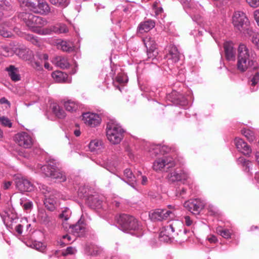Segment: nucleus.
Segmentation results:
<instances>
[{
  "label": "nucleus",
  "mask_w": 259,
  "mask_h": 259,
  "mask_svg": "<svg viewBox=\"0 0 259 259\" xmlns=\"http://www.w3.org/2000/svg\"><path fill=\"white\" fill-rule=\"evenodd\" d=\"M13 11V4L11 0H0V19L7 15V12Z\"/></svg>",
  "instance_id": "obj_18"
},
{
  "label": "nucleus",
  "mask_w": 259,
  "mask_h": 259,
  "mask_svg": "<svg viewBox=\"0 0 259 259\" xmlns=\"http://www.w3.org/2000/svg\"><path fill=\"white\" fill-rule=\"evenodd\" d=\"M64 106L67 111L73 112L78 109L79 104L76 101L68 100L64 102Z\"/></svg>",
  "instance_id": "obj_32"
},
{
  "label": "nucleus",
  "mask_w": 259,
  "mask_h": 259,
  "mask_svg": "<svg viewBox=\"0 0 259 259\" xmlns=\"http://www.w3.org/2000/svg\"><path fill=\"white\" fill-rule=\"evenodd\" d=\"M45 207L50 211H53L57 207V198L54 196L46 197L44 200Z\"/></svg>",
  "instance_id": "obj_29"
},
{
  "label": "nucleus",
  "mask_w": 259,
  "mask_h": 259,
  "mask_svg": "<svg viewBox=\"0 0 259 259\" xmlns=\"http://www.w3.org/2000/svg\"><path fill=\"white\" fill-rule=\"evenodd\" d=\"M182 223L178 221H175L172 222L171 224L163 227L160 231L161 233H164L167 235L172 238L175 231L179 230V226H181Z\"/></svg>",
  "instance_id": "obj_16"
},
{
  "label": "nucleus",
  "mask_w": 259,
  "mask_h": 259,
  "mask_svg": "<svg viewBox=\"0 0 259 259\" xmlns=\"http://www.w3.org/2000/svg\"><path fill=\"white\" fill-rule=\"evenodd\" d=\"M208 210L210 215H215L218 213V210L213 205H210L208 206Z\"/></svg>",
  "instance_id": "obj_57"
},
{
  "label": "nucleus",
  "mask_w": 259,
  "mask_h": 259,
  "mask_svg": "<svg viewBox=\"0 0 259 259\" xmlns=\"http://www.w3.org/2000/svg\"><path fill=\"white\" fill-rule=\"evenodd\" d=\"M31 66L37 70H41L42 69V63L35 60L31 61Z\"/></svg>",
  "instance_id": "obj_48"
},
{
  "label": "nucleus",
  "mask_w": 259,
  "mask_h": 259,
  "mask_svg": "<svg viewBox=\"0 0 259 259\" xmlns=\"http://www.w3.org/2000/svg\"><path fill=\"white\" fill-rule=\"evenodd\" d=\"M217 231L223 237L228 239L231 237V233L229 230L223 229L221 227L217 228Z\"/></svg>",
  "instance_id": "obj_42"
},
{
  "label": "nucleus",
  "mask_w": 259,
  "mask_h": 259,
  "mask_svg": "<svg viewBox=\"0 0 259 259\" xmlns=\"http://www.w3.org/2000/svg\"><path fill=\"white\" fill-rule=\"evenodd\" d=\"M90 205L94 209H100L102 208V201L98 197H91L90 198Z\"/></svg>",
  "instance_id": "obj_38"
},
{
  "label": "nucleus",
  "mask_w": 259,
  "mask_h": 259,
  "mask_svg": "<svg viewBox=\"0 0 259 259\" xmlns=\"http://www.w3.org/2000/svg\"><path fill=\"white\" fill-rule=\"evenodd\" d=\"M139 172V175L136 178L130 169H125L124 171V181L132 187H135L137 181L141 178H140V176H141L142 174L140 171Z\"/></svg>",
  "instance_id": "obj_20"
},
{
  "label": "nucleus",
  "mask_w": 259,
  "mask_h": 259,
  "mask_svg": "<svg viewBox=\"0 0 259 259\" xmlns=\"http://www.w3.org/2000/svg\"><path fill=\"white\" fill-rule=\"evenodd\" d=\"M12 50L6 46L2 47L0 48V55H2L5 57H9L13 55Z\"/></svg>",
  "instance_id": "obj_43"
},
{
  "label": "nucleus",
  "mask_w": 259,
  "mask_h": 259,
  "mask_svg": "<svg viewBox=\"0 0 259 259\" xmlns=\"http://www.w3.org/2000/svg\"><path fill=\"white\" fill-rule=\"evenodd\" d=\"M15 142L21 147L29 148L32 145L31 137L26 132L18 133L15 137Z\"/></svg>",
  "instance_id": "obj_10"
},
{
  "label": "nucleus",
  "mask_w": 259,
  "mask_h": 259,
  "mask_svg": "<svg viewBox=\"0 0 259 259\" xmlns=\"http://www.w3.org/2000/svg\"><path fill=\"white\" fill-rule=\"evenodd\" d=\"M11 26L12 24L9 22L0 23V35L4 37H11L12 36Z\"/></svg>",
  "instance_id": "obj_22"
},
{
  "label": "nucleus",
  "mask_w": 259,
  "mask_h": 259,
  "mask_svg": "<svg viewBox=\"0 0 259 259\" xmlns=\"http://www.w3.org/2000/svg\"><path fill=\"white\" fill-rule=\"evenodd\" d=\"M76 252V249L75 248L70 246L68 247L65 250L62 252V255L63 256H66L69 254H73Z\"/></svg>",
  "instance_id": "obj_47"
},
{
  "label": "nucleus",
  "mask_w": 259,
  "mask_h": 259,
  "mask_svg": "<svg viewBox=\"0 0 259 259\" xmlns=\"http://www.w3.org/2000/svg\"><path fill=\"white\" fill-rule=\"evenodd\" d=\"M52 62L57 66L62 68H67L69 66L68 59L65 56H57L52 60Z\"/></svg>",
  "instance_id": "obj_24"
},
{
  "label": "nucleus",
  "mask_w": 259,
  "mask_h": 259,
  "mask_svg": "<svg viewBox=\"0 0 259 259\" xmlns=\"http://www.w3.org/2000/svg\"><path fill=\"white\" fill-rule=\"evenodd\" d=\"M20 203L22 207L25 210H30L33 207L32 201L26 200L25 198L21 199Z\"/></svg>",
  "instance_id": "obj_40"
},
{
  "label": "nucleus",
  "mask_w": 259,
  "mask_h": 259,
  "mask_svg": "<svg viewBox=\"0 0 259 259\" xmlns=\"http://www.w3.org/2000/svg\"><path fill=\"white\" fill-rule=\"evenodd\" d=\"M259 81V73L256 72L250 80L251 86L254 87Z\"/></svg>",
  "instance_id": "obj_50"
},
{
  "label": "nucleus",
  "mask_w": 259,
  "mask_h": 259,
  "mask_svg": "<svg viewBox=\"0 0 259 259\" xmlns=\"http://www.w3.org/2000/svg\"><path fill=\"white\" fill-rule=\"evenodd\" d=\"M103 142L101 140L94 139L89 144V148L91 152H98L103 148Z\"/></svg>",
  "instance_id": "obj_28"
},
{
  "label": "nucleus",
  "mask_w": 259,
  "mask_h": 259,
  "mask_svg": "<svg viewBox=\"0 0 259 259\" xmlns=\"http://www.w3.org/2000/svg\"><path fill=\"white\" fill-rule=\"evenodd\" d=\"M237 69L241 72H244L248 69L256 70L258 65L252 52L246 45L240 44L237 50Z\"/></svg>",
  "instance_id": "obj_1"
},
{
  "label": "nucleus",
  "mask_w": 259,
  "mask_h": 259,
  "mask_svg": "<svg viewBox=\"0 0 259 259\" xmlns=\"http://www.w3.org/2000/svg\"><path fill=\"white\" fill-rule=\"evenodd\" d=\"M17 188L21 192H30L33 190V184L28 179L21 177L16 179Z\"/></svg>",
  "instance_id": "obj_12"
},
{
  "label": "nucleus",
  "mask_w": 259,
  "mask_h": 259,
  "mask_svg": "<svg viewBox=\"0 0 259 259\" xmlns=\"http://www.w3.org/2000/svg\"><path fill=\"white\" fill-rule=\"evenodd\" d=\"M101 250L97 246L92 245L86 248V252L88 255L96 256L98 255Z\"/></svg>",
  "instance_id": "obj_37"
},
{
  "label": "nucleus",
  "mask_w": 259,
  "mask_h": 259,
  "mask_svg": "<svg viewBox=\"0 0 259 259\" xmlns=\"http://www.w3.org/2000/svg\"><path fill=\"white\" fill-rule=\"evenodd\" d=\"M207 240L210 243H215L218 241V239L215 236L213 235H210L207 237Z\"/></svg>",
  "instance_id": "obj_61"
},
{
  "label": "nucleus",
  "mask_w": 259,
  "mask_h": 259,
  "mask_svg": "<svg viewBox=\"0 0 259 259\" xmlns=\"http://www.w3.org/2000/svg\"><path fill=\"white\" fill-rule=\"evenodd\" d=\"M167 179L169 182H175L177 181H186L189 178L187 172L183 170H174L168 174Z\"/></svg>",
  "instance_id": "obj_15"
},
{
  "label": "nucleus",
  "mask_w": 259,
  "mask_h": 259,
  "mask_svg": "<svg viewBox=\"0 0 259 259\" xmlns=\"http://www.w3.org/2000/svg\"><path fill=\"white\" fill-rule=\"evenodd\" d=\"M252 42L259 49V34H254L252 37Z\"/></svg>",
  "instance_id": "obj_54"
},
{
  "label": "nucleus",
  "mask_w": 259,
  "mask_h": 259,
  "mask_svg": "<svg viewBox=\"0 0 259 259\" xmlns=\"http://www.w3.org/2000/svg\"><path fill=\"white\" fill-rule=\"evenodd\" d=\"M6 71L8 73L11 79L14 81H17L20 80V75L19 73V70L14 65H10L6 68Z\"/></svg>",
  "instance_id": "obj_26"
},
{
  "label": "nucleus",
  "mask_w": 259,
  "mask_h": 259,
  "mask_svg": "<svg viewBox=\"0 0 259 259\" xmlns=\"http://www.w3.org/2000/svg\"><path fill=\"white\" fill-rule=\"evenodd\" d=\"M117 222L119 225L124 231L142 230L141 226L140 225L139 222L133 216L122 214L119 215Z\"/></svg>",
  "instance_id": "obj_5"
},
{
  "label": "nucleus",
  "mask_w": 259,
  "mask_h": 259,
  "mask_svg": "<svg viewBox=\"0 0 259 259\" xmlns=\"http://www.w3.org/2000/svg\"><path fill=\"white\" fill-rule=\"evenodd\" d=\"M224 49L226 59L228 61H235L236 52L233 43L231 41L225 42L224 44Z\"/></svg>",
  "instance_id": "obj_14"
},
{
  "label": "nucleus",
  "mask_w": 259,
  "mask_h": 259,
  "mask_svg": "<svg viewBox=\"0 0 259 259\" xmlns=\"http://www.w3.org/2000/svg\"><path fill=\"white\" fill-rule=\"evenodd\" d=\"M34 247L37 250L42 251L45 249V246L41 242H35L33 243Z\"/></svg>",
  "instance_id": "obj_58"
},
{
  "label": "nucleus",
  "mask_w": 259,
  "mask_h": 259,
  "mask_svg": "<svg viewBox=\"0 0 259 259\" xmlns=\"http://www.w3.org/2000/svg\"><path fill=\"white\" fill-rule=\"evenodd\" d=\"M116 80L119 83H124L125 81V77L121 75H117L116 77Z\"/></svg>",
  "instance_id": "obj_63"
},
{
  "label": "nucleus",
  "mask_w": 259,
  "mask_h": 259,
  "mask_svg": "<svg viewBox=\"0 0 259 259\" xmlns=\"http://www.w3.org/2000/svg\"><path fill=\"white\" fill-rule=\"evenodd\" d=\"M52 112L56 117L63 119L66 116V113L60 106L57 103H53L50 105Z\"/></svg>",
  "instance_id": "obj_27"
},
{
  "label": "nucleus",
  "mask_w": 259,
  "mask_h": 259,
  "mask_svg": "<svg viewBox=\"0 0 259 259\" xmlns=\"http://www.w3.org/2000/svg\"><path fill=\"white\" fill-rule=\"evenodd\" d=\"M150 219L154 221H162L167 219L168 217L173 219L175 218L174 211L167 210L165 209H157L149 213Z\"/></svg>",
  "instance_id": "obj_8"
},
{
  "label": "nucleus",
  "mask_w": 259,
  "mask_h": 259,
  "mask_svg": "<svg viewBox=\"0 0 259 259\" xmlns=\"http://www.w3.org/2000/svg\"><path fill=\"white\" fill-rule=\"evenodd\" d=\"M38 220L41 223L46 225H49L52 221V218L49 216L45 211L42 210L38 212Z\"/></svg>",
  "instance_id": "obj_31"
},
{
  "label": "nucleus",
  "mask_w": 259,
  "mask_h": 259,
  "mask_svg": "<svg viewBox=\"0 0 259 259\" xmlns=\"http://www.w3.org/2000/svg\"><path fill=\"white\" fill-rule=\"evenodd\" d=\"M184 222L185 225L187 226H190L193 224V221L187 215L184 217Z\"/></svg>",
  "instance_id": "obj_59"
},
{
  "label": "nucleus",
  "mask_w": 259,
  "mask_h": 259,
  "mask_svg": "<svg viewBox=\"0 0 259 259\" xmlns=\"http://www.w3.org/2000/svg\"><path fill=\"white\" fill-rule=\"evenodd\" d=\"M242 134L249 142H253L255 140V136L253 133L249 130H242Z\"/></svg>",
  "instance_id": "obj_41"
},
{
  "label": "nucleus",
  "mask_w": 259,
  "mask_h": 259,
  "mask_svg": "<svg viewBox=\"0 0 259 259\" xmlns=\"http://www.w3.org/2000/svg\"><path fill=\"white\" fill-rule=\"evenodd\" d=\"M57 47L64 52H70L74 50V45L72 42L65 40H61L57 44Z\"/></svg>",
  "instance_id": "obj_30"
},
{
  "label": "nucleus",
  "mask_w": 259,
  "mask_h": 259,
  "mask_svg": "<svg viewBox=\"0 0 259 259\" xmlns=\"http://www.w3.org/2000/svg\"><path fill=\"white\" fill-rule=\"evenodd\" d=\"M176 165V161L170 156H164L157 159L153 164V168L156 171H162L164 168L169 169Z\"/></svg>",
  "instance_id": "obj_7"
},
{
  "label": "nucleus",
  "mask_w": 259,
  "mask_h": 259,
  "mask_svg": "<svg viewBox=\"0 0 259 259\" xmlns=\"http://www.w3.org/2000/svg\"><path fill=\"white\" fill-rule=\"evenodd\" d=\"M82 120L87 125L95 127L100 124L101 118L97 114L87 112L82 114Z\"/></svg>",
  "instance_id": "obj_11"
},
{
  "label": "nucleus",
  "mask_w": 259,
  "mask_h": 259,
  "mask_svg": "<svg viewBox=\"0 0 259 259\" xmlns=\"http://www.w3.org/2000/svg\"><path fill=\"white\" fill-rule=\"evenodd\" d=\"M15 230H16V232L19 234L20 235L22 233L23 226L19 224L16 226Z\"/></svg>",
  "instance_id": "obj_64"
},
{
  "label": "nucleus",
  "mask_w": 259,
  "mask_h": 259,
  "mask_svg": "<svg viewBox=\"0 0 259 259\" xmlns=\"http://www.w3.org/2000/svg\"><path fill=\"white\" fill-rule=\"evenodd\" d=\"M147 56L148 59H153L155 58L157 52L155 51L148 50H147Z\"/></svg>",
  "instance_id": "obj_56"
},
{
  "label": "nucleus",
  "mask_w": 259,
  "mask_h": 259,
  "mask_svg": "<svg viewBox=\"0 0 259 259\" xmlns=\"http://www.w3.org/2000/svg\"><path fill=\"white\" fill-rule=\"evenodd\" d=\"M144 44L148 50L155 51L156 44L154 38L151 36H147L143 39Z\"/></svg>",
  "instance_id": "obj_33"
},
{
  "label": "nucleus",
  "mask_w": 259,
  "mask_h": 259,
  "mask_svg": "<svg viewBox=\"0 0 259 259\" xmlns=\"http://www.w3.org/2000/svg\"><path fill=\"white\" fill-rule=\"evenodd\" d=\"M246 2L252 8L259 7V0H246Z\"/></svg>",
  "instance_id": "obj_53"
},
{
  "label": "nucleus",
  "mask_w": 259,
  "mask_h": 259,
  "mask_svg": "<svg viewBox=\"0 0 259 259\" xmlns=\"http://www.w3.org/2000/svg\"><path fill=\"white\" fill-rule=\"evenodd\" d=\"M70 215L71 211L69 209L66 208L60 214V218L63 220L67 221L70 218Z\"/></svg>",
  "instance_id": "obj_45"
},
{
  "label": "nucleus",
  "mask_w": 259,
  "mask_h": 259,
  "mask_svg": "<svg viewBox=\"0 0 259 259\" xmlns=\"http://www.w3.org/2000/svg\"><path fill=\"white\" fill-rule=\"evenodd\" d=\"M171 150V148L166 145H160V152L161 154H166Z\"/></svg>",
  "instance_id": "obj_55"
},
{
  "label": "nucleus",
  "mask_w": 259,
  "mask_h": 259,
  "mask_svg": "<svg viewBox=\"0 0 259 259\" xmlns=\"http://www.w3.org/2000/svg\"><path fill=\"white\" fill-rule=\"evenodd\" d=\"M237 163L238 164H241L243 166H245L246 168L249 167L250 162L249 160H246L244 157H240L237 159Z\"/></svg>",
  "instance_id": "obj_49"
},
{
  "label": "nucleus",
  "mask_w": 259,
  "mask_h": 259,
  "mask_svg": "<svg viewBox=\"0 0 259 259\" xmlns=\"http://www.w3.org/2000/svg\"><path fill=\"white\" fill-rule=\"evenodd\" d=\"M53 79L57 82H64L66 81L68 75L61 71H56L52 74Z\"/></svg>",
  "instance_id": "obj_34"
},
{
  "label": "nucleus",
  "mask_w": 259,
  "mask_h": 259,
  "mask_svg": "<svg viewBox=\"0 0 259 259\" xmlns=\"http://www.w3.org/2000/svg\"><path fill=\"white\" fill-rule=\"evenodd\" d=\"M167 53L165 57L167 59L168 63L173 64L177 63L181 57L177 48L173 45H170L167 47Z\"/></svg>",
  "instance_id": "obj_13"
},
{
  "label": "nucleus",
  "mask_w": 259,
  "mask_h": 259,
  "mask_svg": "<svg viewBox=\"0 0 259 259\" xmlns=\"http://www.w3.org/2000/svg\"><path fill=\"white\" fill-rule=\"evenodd\" d=\"M184 206L193 214H198L204 206V202L199 199H190L185 202Z\"/></svg>",
  "instance_id": "obj_9"
},
{
  "label": "nucleus",
  "mask_w": 259,
  "mask_h": 259,
  "mask_svg": "<svg viewBox=\"0 0 259 259\" xmlns=\"http://www.w3.org/2000/svg\"><path fill=\"white\" fill-rule=\"evenodd\" d=\"M124 131L116 121L110 120L106 126V136L112 144H119L123 137Z\"/></svg>",
  "instance_id": "obj_3"
},
{
  "label": "nucleus",
  "mask_w": 259,
  "mask_h": 259,
  "mask_svg": "<svg viewBox=\"0 0 259 259\" xmlns=\"http://www.w3.org/2000/svg\"><path fill=\"white\" fill-rule=\"evenodd\" d=\"M235 144L237 149L243 154L248 155L251 153V148L242 139L238 138H235Z\"/></svg>",
  "instance_id": "obj_19"
},
{
  "label": "nucleus",
  "mask_w": 259,
  "mask_h": 259,
  "mask_svg": "<svg viewBox=\"0 0 259 259\" xmlns=\"http://www.w3.org/2000/svg\"><path fill=\"white\" fill-rule=\"evenodd\" d=\"M26 39L31 42L32 44L35 45H38L39 44L38 40L37 38V37H34L32 34H28L26 36Z\"/></svg>",
  "instance_id": "obj_51"
},
{
  "label": "nucleus",
  "mask_w": 259,
  "mask_h": 259,
  "mask_svg": "<svg viewBox=\"0 0 259 259\" xmlns=\"http://www.w3.org/2000/svg\"><path fill=\"white\" fill-rule=\"evenodd\" d=\"M37 0H18L22 7H27L33 11Z\"/></svg>",
  "instance_id": "obj_35"
},
{
  "label": "nucleus",
  "mask_w": 259,
  "mask_h": 259,
  "mask_svg": "<svg viewBox=\"0 0 259 259\" xmlns=\"http://www.w3.org/2000/svg\"><path fill=\"white\" fill-rule=\"evenodd\" d=\"M54 31L58 33H66L68 32V28L66 25L60 24L55 27Z\"/></svg>",
  "instance_id": "obj_44"
},
{
  "label": "nucleus",
  "mask_w": 259,
  "mask_h": 259,
  "mask_svg": "<svg viewBox=\"0 0 259 259\" xmlns=\"http://www.w3.org/2000/svg\"><path fill=\"white\" fill-rule=\"evenodd\" d=\"M18 18L22 20L33 31L41 34L40 28L47 24V21L42 17L35 16L28 12H21L18 14Z\"/></svg>",
  "instance_id": "obj_2"
},
{
  "label": "nucleus",
  "mask_w": 259,
  "mask_h": 259,
  "mask_svg": "<svg viewBox=\"0 0 259 259\" xmlns=\"http://www.w3.org/2000/svg\"><path fill=\"white\" fill-rule=\"evenodd\" d=\"M15 53L17 56L24 60H30L33 55L32 52L26 48H17L15 50Z\"/></svg>",
  "instance_id": "obj_25"
},
{
  "label": "nucleus",
  "mask_w": 259,
  "mask_h": 259,
  "mask_svg": "<svg viewBox=\"0 0 259 259\" xmlns=\"http://www.w3.org/2000/svg\"><path fill=\"white\" fill-rule=\"evenodd\" d=\"M33 12L41 14H47L50 12V8L44 0H37Z\"/></svg>",
  "instance_id": "obj_17"
},
{
  "label": "nucleus",
  "mask_w": 259,
  "mask_h": 259,
  "mask_svg": "<svg viewBox=\"0 0 259 259\" xmlns=\"http://www.w3.org/2000/svg\"><path fill=\"white\" fill-rule=\"evenodd\" d=\"M149 152L151 156L155 157L161 154L160 145L151 144L149 146Z\"/></svg>",
  "instance_id": "obj_36"
},
{
  "label": "nucleus",
  "mask_w": 259,
  "mask_h": 259,
  "mask_svg": "<svg viewBox=\"0 0 259 259\" xmlns=\"http://www.w3.org/2000/svg\"><path fill=\"white\" fill-rule=\"evenodd\" d=\"M159 238L161 241L168 242L171 239V237L166 234H164V233L160 232Z\"/></svg>",
  "instance_id": "obj_52"
},
{
  "label": "nucleus",
  "mask_w": 259,
  "mask_h": 259,
  "mask_svg": "<svg viewBox=\"0 0 259 259\" xmlns=\"http://www.w3.org/2000/svg\"><path fill=\"white\" fill-rule=\"evenodd\" d=\"M232 23L235 29L241 32L249 25V21L244 12L238 11L233 13Z\"/></svg>",
  "instance_id": "obj_6"
},
{
  "label": "nucleus",
  "mask_w": 259,
  "mask_h": 259,
  "mask_svg": "<svg viewBox=\"0 0 259 259\" xmlns=\"http://www.w3.org/2000/svg\"><path fill=\"white\" fill-rule=\"evenodd\" d=\"M0 123L5 126L11 127L12 126V122L10 120L5 116L0 117Z\"/></svg>",
  "instance_id": "obj_46"
},
{
  "label": "nucleus",
  "mask_w": 259,
  "mask_h": 259,
  "mask_svg": "<svg viewBox=\"0 0 259 259\" xmlns=\"http://www.w3.org/2000/svg\"><path fill=\"white\" fill-rule=\"evenodd\" d=\"M85 226L83 223L78 222L71 227V232L74 236H83L85 232Z\"/></svg>",
  "instance_id": "obj_23"
},
{
  "label": "nucleus",
  "mask_w": 259,
  "mask_h": 259,
  "mask_svg": "<svg viewBox=\"0 0 259 259\" xmlns=\"http://www.w3.org/2000/svg\"><path fill=\"white\" fill-rule=\"evenodd\" d=\"M41 170L47 177L56 179L60 182H65L66 180L65 173L57 167L54 161L42 166Z\"/></svg>",
  "instance_id": "obj_4"
},
{
  "label": "nucleus",
  "mask_w": 259,
  "mask_h": 259,
  "mask_svg": "<svg viewBox=\"0 0 259 259\" xmlns=\"http://www.w3.org/2000/svg\"><path fill=\"white\" fill-rule=\"evenodd\" d=\"M153 10L154 11V13H155V15H158L163 12V9L161 7L154 6Z\"/></svg>",
  "instance_id": "obj_62"
},
{
  "label": "nucleus",
  "mask_w": 259,
  "mask_h": 259,
  "mask_svg": "<svg viewBox=\"0 0 259 259\" xmlns=\"http://www.w3.org/2000/svg\"><path fill=\"white\" fill-rule=\"evenodd\" d=\"M155 26V22L151 20L141 22L138 26L137 32L143 33L150 31Z\"/></svg>",
  "instance_id": "obj_21"
},
{
  "label": "nucleus",
  "mask_w": 259,
  "mask_h": 259,
  "mask_svg": "<svg viewBox=\"0 0 259 259\" xmlns=\"http://www.w3.org/2000/svg\"><path fill=\"white\" fill-rule=\"evenodd\" d=\"M50 2L58 7L66 8L70 3V0H50Z\"/></svg>",
  "instance_id": "obj_39"
},
{
  "label": "nucleus",
  "mask_w": 259,
  "mask_h": 259,
  "mask_svg": "<svg viewBox=\"0 0 259 259\" xmlns=\"http://www.w3.org/2000/svg\"><path fill=\"white\" fill-rule=\"evenodd\" d=\"M253 16L257 25L259 26V9L254 11Z\"/></svg>",
  "instance_id": "obj_60"
}]
</instances>
